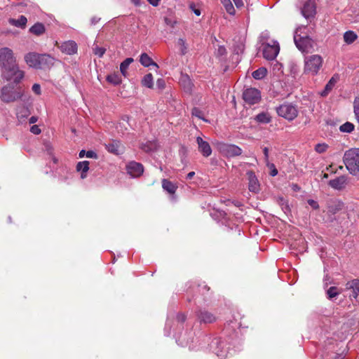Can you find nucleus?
Masks as SVG:
<instances>
[{
    "mask_svg": "<svg viewBox=\"0 0 359 359\" xmlns=\"http://www.w3.org/2000/svg\"><path fill=\"white\" fill-rule=\"evenodd\" d=\"M327 149V145L326 144H318L315 147L316 151L319 154L325 152Z\"/></svg>",
    "mask_w": 359,
    "mask_h": 359,
    "instance_id": "nucleus-44",
    "label": "nucleus"
},
{
    "mask_svg": "<svg viewBox=\"0 0 359 359\" xmlns=\"http://www.w3.org/2000/svg\"><path fill=\"white\" fill-rule=\"evenodd\" d=\"M353 111L355 118L359 124V99H356L354 101Z\"/></svg>",
    "mask_w": 359,
    "mask_h": 359,
    "instance_id": "nucleus-42",
    "label": "nucleus"
},
{
    "mask_svg": "<svg viewBox=\"0 0 359 359\" xmlns=\"http://www.w3.org/2000/svg\"><path fill=\"white\" fill-rule=\"evenodd\" d=\"M358 38V34L352 30L345 32L343 35L344 41L348 45L352 44Z\"/></svg>",
    "mask_w": 359,
    "mask_h": 359,
    "instance_id": "nucleus-26",
    "label": "nucleus"
},
{
    "mask_svg": "<svg viewBox=\"0 0 359 359\" xmlns=\"http://www.w3.org/2000/svg\"><path fill=\"white\" fill-rule=\"evenodd\" d=\"M222 5L224 6L226 11L231 15H233L235 14V8L231 1V0H226V1H224V3H222Z\"/></svg>",
    "mask_w": 359,
    "mask_h": 359,
    "instance_id": "nucleus-38",
    "label": "nucleus"
},
{
    "mask_svg": "<svg viewBox=\"0 0 359 359\" xmlns=\"http://www.w3.org/2000/svg\"><path fill=\"white\" fill-rule=\"evenodd\" d=\"M156 148V144L155 142H147L142 145V149L146 152L151 151Z\"/></svg>",
    "mask_w": 359,
    "mask_h": 359,
    "instance_id": "nucleus-39",
    "label": "nucleus"
},
{
    "mask_svg": "<svg viewBox=\"0 0 359 359\" xmlns=\"http://www.w3.org/2000/svg\"><path fill=\"white\" fill-rule=\"evenodd\" d=\"M217 345V348L214 349V352L218 357H222L226 353L225 350H223L224 348V343L223 341L216 340L215 341H212V345Z\"/></svg>",
    "mask_w": 359,
    "mask_h": 359,
    "instance_id": "nucleus-29",
    "label": "nucleus"
},
{
    "mask_svg": "<svg viewBox=\"0 0 359 359\" xmlns=\"http://www.w3.org/2000/svg\"><path fill=\"white\" fill-rule=\"evenodd\" d=\"M299 29L295 32L294 41L297 48L302 53H310L313 50V41L308 36H302L298 34Z\"/></svg>",
    "mask_w": 359,
    "mask_h": 359,
    "instance_id": "nucleus-5",
    "label": "nucleus"
},
{
    "mask_svg": "<svg viewBox=\"0 0 359 359\" xmlns=\"http://www.w3.org/2000/svg\"><path fill=\"white\" fill-rule=\"evenodd\" d=\"M165 22L167 25H170L171 27H174V25L175 23V22H172L170 19L168 18H165Z\"/></svg>",
    "mask_w": 359,
    "mask_h": 359,
    "instance_id": "nucleus-57",
    "label": "nucleus"
},
{
    "mask_svg": "<svg viewBox=\"0 0 359 359\" xmlns=\"http://www.w3.org/2000/svg\"><path fill=\"white\" fill-rule=\"evenodd\" d=\"M270 167L273 168V170L271 171V176H276L277 174H278V171L276 169L275 166L273 164H271L270 165Z\"/></svg>",
    "mask_w": 359,
    "mask_h": 359,
    "instance_id": "nucleus-55",
    "label": "nucleus"
},
{
    "mask_svg": "<svg viewBox=\"0 0 359 359\" xmlns=\"http://www.w3.org/2000/svg\"><path fill=\"white\" fill-rule=\"evenodd\" d=\"M30 131L34 135H39L41 133V129L36 125L32 126L30 128Z\"/></svg>",
    "mask_w": 359,
    "mask_h": 359,
    "instance_id": "nucleus-48",
    "label": "nucleus"
},
{
    "mask_svg": "<svg viewBox=\"0 0 359 359\" xmlns=\"http://www.w3.org/2000/svg\"><path fill=\"white\" fill-rule=\"evenodd\" d=\"M29 121V123H34L37 121V118L36 116H32L30 117Z\"/></svg>",
    "mask_w": 359,
    "mask_h": 359,
    "instance_id": "nucleus-59",
    "label": "nucleus"
},
{
    "mask_svg": "<svg viewBox=\"0 0 359 359\" xmlns=\"http://www.w3.org/2000/svg\"><path fill=\"white\" fill-rule=\"evenodd\" d=\"M280 51V46L277 41L273 44L266 43L263 49V56L268 60H275Z\"/></svg>",
    "mask_w": 359,
    "mask_h": 359,
    "instance_id": "nucleus-10",
    "label": "nucleus"
},
{
    "mask_svg": "<svg viewBox=\"0 0 359 359\" xmlns=\"http://www.w3.org/2000/svg\"><path fill=\"white\" fill-rule=\"evenodd\" d=\"M190 8L193 11V12L197 15L199 16L201 15V11L198 8H195L193 4L190 5Z\"/></svg>",
    "mask_w": 359,
    "mask_h": 359,
    "instance_id": "nucleus-51",
    "label": "nucleus"
},
{
    "mask_svg": "<svg viewBox=\"0 0 359 359\" xmlns=\"http://www.w3.org/2000/svg\"><path fill=\"white\" fill-rule=\"evenodd\" d=\"M341 289H339L335 286H332L326 290L327 297L329 299L332 300L333 299L336 298L341 292Z\"/></svg>",
    "mask_w": 359,
    "mask_h": 359,
    "instance_id": "nucleus-30",
    "label": "nucleus"
},
{
    "mask_svg": "<svg viewBox=\"0 0 359 359\" xmlns=\"http://www.w3.org/2000/svg\"><path fill=\"white\" fill-rule=\"evenodd\" d=\"M9 83L4 86L0 93V99L2 102L6 103L13 102L18 100L21 99L23 96L24 90L21 86H18V83Z\"/></svg>",
    "mask_w": 359,
    "mask_h": 359,
    "instance_id": "nucleus-3",
    "label": "nucleus"
},
{
    "mask_svg": "<svg viewBox=\"0 0 359 359\" xmlns=\"http://www.w3.org/2000/svg\"><path fill=\"white\" fill-rule=\"evenodd\" d=\"M120 142L114 140L111 142L105 144L107 150L114 154L118 155L119 154Z\"/></svg>",
    "mask_w": 359,
    "mask_h": 359,
    "instance_id": "nucleus-28",
    "label": "nucleus"
},
{
    "mask_svg": "<svg viewBox=\"0 0 359 359\" xmlns=\"http://www.w3.org/2000/svg\"><path fill=\"white\" fill-rule=\"evenodd\" d=\"M323 281L325 287H327V285L331 283L330 278L327 275L325 276Z\"/></svg>",
    "mask_w": 359,
    "mask_h": 359,
    "instance_id": "nucleus-52",
    "label": "nucleus"
},
{
    "mask_svg": "<svg viewBox=\"0 0 359 359\" xmlns=\"http://www.w3.org/2000/svg\"><path fill=\"white\" fill-rule=\"evenodd\" d=\"M248 180V189L250 191L257 193L259 191V183L253 171H248L246 173Z\"/></svg>",
    "mask_w": 359,
    "mask_h": 359,
    "instance_id": "nucleus-15",
    "label": "nucleus"
},
{
    "mask_svg": "<svg viewBox=\"0 0 359 359\" xmlns=\"http://www.w3.org/2000/svg\"><path fill=\"white\" fill-rule=\"evenodd\" d=\"M142 84L143 86L148 88H151L154 86L153 76L151 73L146 74L142 79Z\"/></svg>",
    "mask_w": 359,
    "mask_h": 359,
    "instance_id": "nucleus-32",
    "label": "nucleus"
},
{
    "mask_svg": "<svg viewBox=\"0 0 359 359\" xmlns=\"http://www.w3.org/2000/svg\"><path fill=\"white\" fill-rule=\"evenodd\" d=\"M341 205H342V203H340V202H338V203H337V206L338 207V208H337V209H340V208H341Z\"/></svg>",
    "mask_w": 359,
    "mask_h": 359,
    "instance_id": "nucleus-62",
    "label": "nucleus"
},
{
    "mask_svg": "<svg viewBox=\"0 0 359 359\" xmlns=\"http://www.w3.org/2000/svg\"><path fill=\"white\" fill-rule=\"evenodd\" d=\"M348 184V177L345 175H341L329 181L328 184L334 189L342 190Z\"/></svg>",
    "mask_w": 359,
    "mask_h": 359,
    "instance_id": "nucleus-12",
    "label": "nucleus"
},
{
    "mask_svg": "<svg viewBox=\"0 0 359 359\" xmlns=\"http://www.w3.org/2000/svg\"><path fill=\"white\" fill-rule=\"evenodd\" d=\"M267 70L265 67H260L252 72V76L255 79L260 80L266 76Z\"/></svg>",
    "mask_w": 359,
    "mask_h": 359,
    "instance_id": "nucleus-33",
    "label": "nucleus"
},
{
    "mask_svg": "<svg viewBox=\"0 0 359 359\" xmlns=\"http://www.w3.org/2000/svg\"><path fill=\"white\" fill-rule=\"evenodd\" d=\"M355 126L351 122H346L339 127V130L342 133H351L354 130Z\"/></svg>",
    "mask_w": 359,
    "mask_h": 359,
    "instance_id": "nucleus-36",
    "label": "nucleus"
},
{
    "mask_svg": "<svg viewBox=\"0 0 359 359\" xmlns=\"http://www.w3.org/2000/svg\"><path fill=\"white\" fill-rule=\"evenodd\" d=\"M133 62V59L132 57H128L124 60L120 65V71L123 76H126L127 75V69L129 65Z\"/></svg>",
    "mask_w": 359,
    "mask_h": 359,
    "instance_id": "nucleus-31",
    "label": "nucleus"
},
{
    "mask_svg": "<svg viewBox=\"0 0 359 359\" xmlns=\"http://www.w3.org/2000/svg\"><path fill=\"white\" fill-rule=\"evenodd\" d=\"M148 2L153 6H157L161 0H147Z\"/></svg>",
    "mask_w": 359,
    "mask_h": 359,
    "instance_id": "nucleus-54",
    "label": "nucleus"
},
{
    "mask_svg": "<svg viewBox=\"0 0 359 359\" xmlns=\"http://www.w3.org/2000/svg\"><path fill=\"white\" fill-rule=\"evenodd\" d=\"M37 69H48L54 64V58L48 54H39Z\"/></svg>",
    "mask_w": 359,
    "mask_h": 359,
    "instance_id": "nucleus-17",
    "label": "nucleus"
},
{
    "mask_svg": "<svg viewBox=\"0 0 359 359\" xmlns=\"http://www.w3.org/2000/svg\"><path fill=\"white\" fill-rule=\"evenodd\" d=\"M106 51V49L102 47L96 46L93 48L94 53L99 56L100 57H102Z\"/></svg>",
    "mask_w": 359,
    "mask_h": 359,
    "instance_id": "nucleus-43",
    "label": "nucleus"
},
{
    "mask_svg": "<svg viewBox=\"0 0 359 359\" xmlns=\"http://www.w3.org/2000/svg\"><path fill=\"white\" fill-rule=\"evenodd\" d=\"M255 120L259 123H268L271 121V117L268 114L262 112L256 116Z\"/></svg>",
    "mask_w": 359,
    "mask_h": 359,
    "instance_id": "nucleus-35",
    "label": "nucleus"
},
{
    "mask_svg": "<svg viewBox=\"0 0 359 359\" xmlns=\"http://www.w3.org/2000/svg\"><path fill=\"white\" fill-rule=\"evenodd\" d=\"M328 177V174H324L323 175V178H327Z\"/></svg>",
    "mask_w": 359,
    "mask_h": 359,
    "instance_id": "nucleus-63",
    "label": "nucleus"
},
{
    "mask_svg": "<svg viewBox=\"0 0 359 359\" xmlns=\"http://www.w3.org/2000/svg\"><path fill=\"white\" fill-rule=\"evenodd\" d=\"M8 22L10 25L16 27L25 29L26 27L27 19L25 15H20L18 19L10 18L8 20Z\"/></svg>",
    "mask_w": 359,
    "mask_h": 359,
    "instance_id": "nucleus-22",
    "label": "nucleus"
},
{
    "mask_svg": "<svg viewBox=\"0 0 359 359\" xmlns=\"http://www.w3.org/2000/svg\"><path fill=\"white\" fill-rule=\"evenodd\" d=\"M60 50L67 55H73L77 52V44L74 41H67L62 43Z\"/></svg>",
    "mask_w": 359,
    "mask_h": 359,
    "instance_id": "nucleus-18",
    "label": "nucleus"
},
{
    "mask_svg": "<svg viewBox=\"0 0 359 359\" xmlns=\"http://www.w3.org/2000/svg\"><path fill=\"white\" fill-rule=\"evenodd\" d=\"M302 15L307 20H311L316 14V4L314 0L306 1L300 7Z\"/></svg>",
    "mask_w": 359,
    "mask_h": 359,
    "instance_id": "nucleus-7",
    "label": "nucleus"
},
{
    "mask_svg": "<svg viewBox=\"0 0 359 359\" xmlns=\"http://www.w3.org/2000/svg\"><path fill=\"white\" fill-rule=\"evenodd\" d=\"M53 161L55 163H57V159L55 157L53 158Z\"/></svg>",
    "mask_w": 359,
    "mask_h": 359,
    "instance_id": "nucleus-64",
    "label": "nucleus"
},
{
    "mask_svg": "<svg viewBox=\"0 0 359 359\" xmlns=\"http://www.w3.org/2000/svg\"><path fill=\"white\" fill-rule=\"evenodd\" d=\"M79 156V158H83L84 156H86L89 158H97V154L95 151L91 150L86 151L85 150L83 149L80 151Z\"/></svg>",
    "mask_w": 359,
    "mask_h": 359,
    "instance_id": "nucleus-37",
    "label": "nucleus"
},
{
    "mask_svg": "<svg viewBox=\"0 0 359 359\" xmlns=\"http://www.w3.org/2000/svg\"><path fill=\"white\" fill-rule=\"evenodd\" d=\"M29 32L31 34L39 36L45 33L46 27L43 23L36 22L29 28Z\"/></svg>",
    "mask_w": 359,
    "mask_h": 359,
    "instance_id": "nucleus-25",
    "label": "nucleus"
},
{
    "mask_svg": "<svg viewBox=\"0 0 359 359\" xmlns=\"http://www.w3.org/2000/svg\"><path fill=\"white\" fill-rule=\"evenodd\" d=\"M157 85H158V86L159 88H163V87H164V85H165V84H164V81H163V79H158V80H157Z\"/></svg>",
    "mask_w": 359,
    "mask_h": 359,
    "instance_id": "nucleus-58",
    "label": "nucleus"
},
{
    "mask_svg": "<svg viewBox=\"0 0 359 359\" xmlns=\"http://www.w3.org/2000/svg\"><path fill=\"white\" fill-rule=\"evenodd\" d=\"M89 161H83L79 162L76 165V170L81 172V177L84 179L87 176V172L89 170Z\"/></svg>",
    "mask_w": 359,
    "mask_h": 359,
    "instance_id": "nucleus-24",
    "label": "nucleus"
},
{
    "mask_svg": "<svg viewBox=\"0 0 359 359\" xmlns=\"http://www.w3.org/2000/svg\"><path fill=\"white\" fill-rule=\"evenodd\" d=\"M191 114L200 119H202L205 121H208L206 119H205L203 117V112L201 110H200L197 107H194L193 108L192 111H191Z\"/></svg>",
    "mask_w": 359,
    "mask_h": 359,
    "instance_id": "nucleus-41",
    "label": "nucleus"
},
{
    "mask_svg": "<svg viewBox=\"0 0 359 359\" xmlns=\"http://www.w3.org/2000/svg\"><path fill=\"white\" fill-rule=\"evenodd\" d=\"M307 203L313 210H317L319 208V205L316 201L309 199Z\"/></svg>",
    "mask_w": 359,
    "mask_h": 359,
    "instance_id": "nucleus-46",
    "label": "nucleus"
},
{
    "mask_svg": "<svg viewBox=\"0 0 359 359\" xmlns=\"http://www.w3.org/2000/svg\"><path fill=\"white\" fill-rule=\"evenodd\" d=\"M237 8H241L243 6V0H233Z\"/></svg>",
    "mask_w": 359,
    "mask_h": 359,
    "instance_id": "nucleus-53",
    "label": "nucleus"
},
{
    "mask_svg": "<svg viewBox=\"0 0 359 359\" xmlns=\"http://www.w3.org/2000/svg\"><path fill=\"white\" fill-rule=\"evenodd\" d=\"M264 156L265 161L268 163L269 161V149L267 147H264L263 149Z\"/></svg>",
    "mask_w": 359,
    "mask_h": 359,
    "instance_id": "nucleus-50",
    "label": "nucleus"
},
{
    "mask_svg": "<svg viewBox=\"0 0 359 359\" xmlns=\"http://www.w3.org/2000/svg\"><path fill=\"white\" fill-rule=\"evenodd\" d=\"M339 79V76L337 74L334 75L325 85V88L319 94L321 97H326L330 92L333 89L335 84Z\"/></svg>",
    "mask_w": 359,
    "mask_h": 359,
    "instance_id": "nucleus-21",
    "label": "nucleus"
},
{
    "mask_svg": "<svg viewBox=\"0 0 359 359\" xmlns=\"http://www.w3.org/2000/svg\"><path fill=\"white\" fill-rule=\"evenodd\" d=\"M195 175V172H190L187 174V179L188 180H190Z\"/></svg>",
    "mask_w": 359,
    "mask_h": 359,
    "instance_id": "nucleus-60",
    "label": "nucleus"
},
{
    "mask_svg": "<svg viewBox=\"0 0 359 359\" xmlns=\"http://www.w3.org/2000/svg\"><path fill=\"white\" fill-rule=\"evenodd\" d=\"M39 53L31 52L28 53L25 55V60L26 63L30 67L35 69H37V65L39 63Z\"/></svg>",
    "mask_w": 359,
    "mask_h": 359,
    "instance_id": "nucleus-20",
    "label": "nucleus"
},
{
    "mask_svg": "<svg viewBox=\"0 0 359 359\" xmlns=\"http://www.w3.org/2000/svg\"><path fill=\"white\" fill-rule=\"evenodd\" d=\"M219 149L223 155L227 157H234L242 154V149L235 144L222 143L219 144Z\"/></svg>",
    "mask_w": 359,
    "mask_h": 359,
    "instance_id": "nucleus-8",
    "label": "nucleus"
},
{
    "mask_svg": "<svg viewBox=\"0 0 359 359\" xmlns=\"http://www.w3.org/2000/svg\"><path fill=\"white\" fill-rule=\"evenodd\" d=\"M345 289L346 290H351L352 294L351 296L355 299L357 298L359 295V279H353L348 281L346 284Z\"/></svg>",
    "mask_w": 359,
    "mask_h": 359,
    "instance_id": "nucleus-19",
    "label": "nucleus"
},
{
    "mask_svg": "<svg viewBox=\"0 0 359 359\" xmlns=\"http://www.w3.org/2000/svg\"><path fill=\"white\" fill-rule=\"evenodd\" d=\"M243 97L246 103L254 104L260 100L261 93L257 88H250L244 90Z\"/></svg>",
    "mask_w": 359,
    "mask_h": 359,
    "instance_id": "nucleus-9",
    "label": "nucleus"
},
{
    "mask_svg": "<svg viewBox=\"0 0 359 359\" xmlns=\"http://www.w3.org/2000/svg\"><path fill=\"white\" fill-rule=\"evenodd\" d=\"M131 1L136 6H138L140 4V0H131Z\"/></svg>",
    "mask_w": 359,
    "mask_h": 359,
    "instance_id": "nucleus-61",
    "label": "nucleus"
},
{
    "mask_svg": "<svg viewBox=\"0 0 359 359\" xmlns=\"http://www.w3.org/2000/svg\"><path fill=\"white\" fill-rule=\"evenodd\" d=\"M177 320L179 322L184 323L186 320V316L184 313H179L177 316Z\"/></svg>",
    "mask_w": 359,
    "mask_h": 359,
    "instance_id": "nucleus-49",
    "label": "nucleus"
},
{
    "mask_svg": "<svg viewBox=\"0 0 359 359\" xmlns=\"http://www.w3.org/2000/svg\"><path fill=\"white\" fill-rule=\"evenodd\" d=\"M128 173L133 177H140L144 172V167L140 163L129 162L126 166Z\"/></svg>",
    "mask_w": 359,
    "mask_h": 359,
    "instance_id": "nucleus-11",
    "label": "nucleus"
},
{
    "mask_svg": "<svg viewBox=\"0 0 359 359\" xmlns=\"http://www.w3.org/2000/svg\"><path fill=\"white\" fill-rule=\"evenodd\" d=\"M0 65L4 69L3 73L6 80H13L14 83H20L23 79L24 72L19 69L13 53L10 48L0 49Z\"/></svg>",
    "mask_w": 359,
    "mask_h": 359,
    "instance_id": "nucleus-1",
    "label": "nucleus"
},
{
    "mask_svg": "<svg viewBox=\"0 0 359 359\" xmlns=\"http://www.w3.org/2000/svg\"><path fill=\"white\" fill-rule=\"evenodd\" d=\"M107 81L114 85H118L121 83V78L118 74H111L107 76Z\"/></svg>",
    "mask_w": 359,
    "mask_h": 359,
    "instance_id": "nucleus-34",
    "label": "nucleus"
},
{
    "mask_svg": "<svg viewBox=\"0 0 359 359\" xmlns=\"http://www.w3.org/2000/svg\"><path fill=\"white\" fill-rule=\"evenodd\" d=\"M226 50L224 46H219L218 48L216 50V55L218 57L223 56L226 55Z\"/></svg>",
    "mask_w": 359,
    "mask_h": 359,
    "instance_id": "nucleus-45",
    "label": "nucleus"
},
{
    "mask_svg": "<svg viewBox=\"0 0 359 359\" xmlns=\"http://www.w3.org/2000/svg\"><path fill=\"white\" fill-rule=\"evenodd\" d=\"M196 316L200 323H212L216 320L215 316L205 309L199 310Z\"/></svg>",
    "mask_w": 359,
    "mask_h": 359,
    "instance_id": "nucleus-14",
    "label": "nucleus"
},
{
    "mask_svg": "<svg viewBox=\"0 0 359 359\" xmlns=\"http://www.w3.org/2000/svg\"><path fill=\"white\" fill-rule=\"evenodd\" d=\"M178 46H180V50L182 55H184L187 52V46L186 41L183 39H179L177 41Z\"/></svg>",
    "mask_w": 359,
    "mask_h": 359,
    "instance_id": "nucleus-40",
    "label": "nucleus"
},
{
    "mask_svg": "<svg viewBox=\"0 0 359 359\" xmlns=\"http://www.w3.org/2000/svg\"><path fill=\"white\" fill-rule=\"evenodd\" d=\"M323 58L318 54L306 55L304 59V73L309 76H316L323 67Z\"/></svg>",
    "mask_w": 359,
    "mask_h": 359,
    "instance_id": "nucleus-2",
    "label": "nucleus"
},
{
    "mask_svg": "<svg viewBox=\"0 0 359 359\" xmlns=\"http://www.w3.org/2000/svg\"><path fill=\"white\" fill-rule=\"evenodd\" d=\"M162 187L165 191L170 194H174L177 188L174 183L166 179L162 180Z\"/></svg>",
    "mask_w": 359,
    "mask_h": 359,
    "instance_id": "nucleus-27",
    "label": "nucleus"
},
{
    "mask_svg": "<svg viewBox=\"0 0 359 359\" xmlns=\"http://www.w3.org/2000/svg\"><path fill=\"white\" fill-rule=\"evenodd\" d=\"M179 83L185 93L189 94L191 93L194 84L187 74H181L179 79Z\"/></svg>",
    "mask_w": 359,
    "mask_h": 359,
    "instance_id": "nucleus-16",
    "label": "nucleus"
},
{
    "mask_svg": "<svg viewBox=\"0 0 359 359\" xmlns=\"http://www.w3.org/2000/svg\"><path fill=\"white\" fill-rule=\"evenodd\" d=\"M276 112L278 116L291 121L298 115L297 107L291 103L285 102L276 107Z\"/></svg>",
    "mask_w": 359,
    "mask_h": 359,
    "instance_id": "nucleus-6",
    "label": "nucleus"
},
{
    "mask_svg": "<svg viewBox=\"0 0 359 359\" xmlns=\"http://www.w3.org/2000/svg\"><path fill=\"white\" fill-rule=\"evenodd\" d=\"M100 18L93 17L90 20L91 24L94 25L97 24L100 21Z\"/></svg>",
    "mask_w": 359,
    "mask_h": 359,
    "instance_id": "nucleus-56",
    "label": "nucleus"
},
{
    "mask_svg": "<svg viewBox=\"0 0 359 359\" xmlns=\"http://www.w3.org/2000/svg\"><path fill=\"white\" fill-rule=\"evenodd\" d=\"M33 92L34 93H36V95H40L41 94V86L38 83H34L33 86H32V88Z\"/></svg>",
    "mask_w": 359,
    "mask_h": 359,
    "instance_id": "nucleus-47",
    "label": "nucleus"
},
{
    "mask_svg": "<svg viewBox=\"0 0 359 359\" xmlns=\"http://www.w3.org/2000/svg\"><path fill=\"white\" fill-rule=\"evenodd\" d=\"M344 162L351 174L359 175V149L353 148L346 151L344 155Z\"/></svg>",
    "mask_w": 359,
    "mask_h": 359,
    "instance_id": "nucleus-4",
    "label": "nucleus"
},
{
    "mask_svg": "<svg viewBox=\"0 0 359 359\" xmlns=\"http://www.w3.org/2000/svg\"><path fill=\"white\" fill-rule=\"evenodd\" d=\"M140 62L142 65L145 67L154 66L156 69L158 68V65L153 61V60L145 53H142L140 57Z\"/></svg>",
    "mask_w": 359,
    "mask_h": 359,
    "instance_id": "nucleus-23",
    "label": "nucleus"
},
{
    "mask_svg": "<svg viewBox=\"0 0 359 359\" xmlns=\"http://www.w3.org/2000/svg\"><path fill=\"white\" fill-rule=\"evenodd\" d=\"M196 143L198 144V151L204 157H208L211 155L212 149L207 141L203 140L201 137H197Z\"/></svg>",
    "mask_w": 359,
    "mask_h": 359,
    "instance_id": "nucleus-13",
    "label": "nucleus"
}]
</instances>
